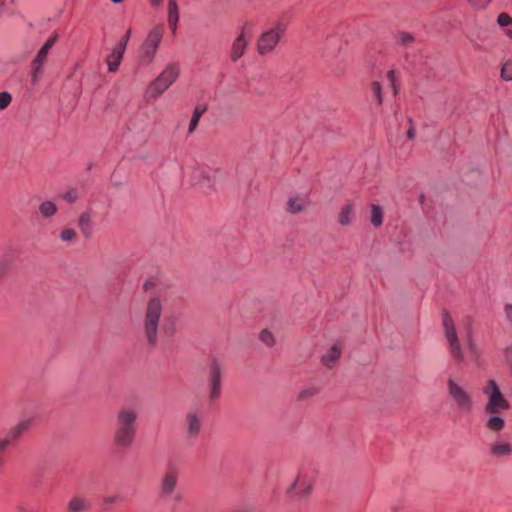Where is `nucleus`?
Returning a JSON list of instances; mask_svg holds the SVG:
<instances>
[{
    "label": "nucleus",
    "instance_id": "nucleus-1",
    "mask_svg": "<svg viewBox=\"0 0 512 512\" xmlns=\"http://www.w3.org/2000/svg\"><path fill=\"white\" fill-rule=\"evenodd\" d=\"M136 433V413L132 410L122 409L117 416L115 443L121 447H129Z\"/></svg>",
    "mask_w": 512,
    "mask_h": 512
},
{
    "label": "nucleus",
    "instance_id": "nucleus-2",
    "mask_svg": "<svg viewBox=\"0 0 512 512\" xmlns=\"http://www.w3.org/2000/svg\"><path fill=\"white\" fill-rule=\"evenodd\" d=\"M162 313V304L158 298H152L146 308L144 317V333L150 346L157 343L159 320Z\"/></svg>",
    "mask_w": 512,
    "mask_h": 512
},
{
    "label": "nucleus",
    "instance_id": "nucleus-3",
    "mask_svg": "<svg viewBox=\"0 0 512 512\" xmlns=\"http://www.w3.org/2000/svg\"><path fill=\"white\" fill-rule=\"evenodd\" d=\"M179 65L172 63L168 65L162 73L150 83L146 90V96L148 98L157 99L164 91H166L178 78L179 76Z\"/></svg>",
    "mask_w": 512,
    "mask_h": 512
},
{
    "label": "nucleus",
    "instance_id": "nucleus-4",
    "mask_svg": "<svg viewBox=\"0 0 512 512\" xmlns=\"http://www.w3.org/2000/svg\"><path fill=\"white\" fill-rule=\"evenodd\" d=\"M285 30L286 26L282 22H278L270 29L262 32L256 42L258 54L261 56L270 54L277 47Z\"/></svg>",
    "mask_w": 512,
    "mask_h": 512
},
{
    "label": "nucleus",
    "instance_id": "nucleus-5",
    "mask_svg": "<svg viewBox=\"0 0 512 512\" xmlns=\"http://www.w3.org/2000/svg\"><path fill=\"white\" fill-rule=\"evenodd\" d=\"M483 393L488 397L485 411L489 414H498L509 409V403L501 393L494 380H489L483 389Z\"/></svg>",
    "mask_w": 512,
    "mask_h": 512
},
{
    "label": "nucleus",
    "instance_id": "nucleus-6",
    "mask_svg": "<svg viewBox=\"0 0 512 512\" xmlns=\"http://www.w3.org/2000/svg\"><path fill=\"white\" fill-rule=\"evenodd\" d=\"M252 28L253 25L250 22H245L240 27L239 34L233 40L229 50V58L232 62L236 63L244 56L251 39Z\"/></svg>",
    "mask_w": 512,
    "mask_h": 512
},
{
    "label": "nucleus",
    "instance_id": "nucleus-7",
    "mask_svg": "<svg viewBox=\"0 0 512 512\" xmlns=\"http://www.w3.org/2000/svg\"><path fill=\"white\" fill-rule=\"evenodd\" d=\"M163 26L152 28L140 48V58L146 63H151L163 37Z\"/></svg>",
    "mask_w": 512,
    "mask_h": 512
},
{
    "label": "nucleus",
    "instance_id": "nucleus-8",
    "mask_svg": "<svg viewBox=\"0 0 512 512\" xmlns=\"http://www.w3.org/2000/svg\"><path fill=\"white\" fill-rule=\"evenodd\" d=\"M443 327L445 330V338L449 344V351L452 357L458 362L463 361V354L459 344L458 336L454 326V321L448 311H443Z\"/></svg>",
    "mask_w": 512,
    "mask_h": 512
},
{
    "label": "nucleus",
    "instance_id": "nucleus-9",
    "mask_svg": "<svg viewBox=\"0 0 512 512\" xmlns=\"http://www.w3.org/2000/svg\"><path fill=\"white\" fill-rule=\"evenodd\" d=\"M179 479V470L175 465H168L160 481L159 496L170 499L176 491Z\"/></svg>",
    "mask_w": 512,
    "mask_h": 512
},
{
    "label": "nucleus",
    "instance_id": "nucleus-10",
    "mask_svg": "<svg viewBox=\"0 0 512 512\" xmlns=\"http://www.w3.org/2000/svg\"><path fill=\"white\" fill-rule=\"evenodd\" d=\"M448 393L459 408L470 411L472 409V400L469 393L453 379H448Z\"/></svg>",
    "mask_w": 512,
    "mask_h": 512
},
{
    "label": "nucleus",
    "instance_id": "nucleus-11",
    "mask_svg": "<svg viewBox=\"0 0 512 512\" xmlns=\"http://www.w3.org/2000/svg\"><path fill=\"white\" fill-rule=\"evenodd\" d=\"M29 426L30 420L20 421L3 438H0V453L2 454L9 446L14 445L20 436L28 430Z\"/></svg>",
    "mask_w": 512,
    "mask_h": 512
},
{
    "label": "nucleus",
    "instance_id": "nucleus-12",
    "mask_svg": "<svg viewBox=\"0 0 512 512\" xmlns=\"http://www.w3.org/2000/svg\"><path fill=\"white\" fill-rule=\"evenodd\" d=\"M210 395L211 401H215L220 397L221 394V369L220 365L216 360H213L210 365Z\"/></svg>",
    "mask_w": 512,
    "mask_h": 512
},
{
    "label": "nucleus",
    "instance_id": "nucleus-13",
    "mask_svg": "<svg viewBox=\"0 0 512 512\" xmlns=\"http://www.w3.org/2000/svg\"><path fill=\"white\" fill-rule=\"evenodd\" d=\"M50 49L42 46L31 63V83L36 85L42 75L43 66L47 61Z\"/></svg>",
    "mask_w": 512,
    "mask_h": 512
},
{
    "label": "nucleus",
    "instance_id": "nucleus-14",
    "mask_svg": "<svg viewBox=\"0 0 512 512\" xmlns=\"http://www.w3.org/2000/svg\"><path fill=\"white\" fill-rule=\"evenodd\" d=\"M179 21V9L177 0H168V26L172 33L175 34Z\"/></svg>",
    "mask_w": 512,
    "mask_h": 512
},
{
    "label": "nucleus",
    "instance_id": "nucleus-15",
    "mask_svg": "<svg viewBox=\"0 0 512 512\" xmlns=\"http://www.w3.org/2000/svg\"><path fill=\"white\" fill-rule=\"evenodd\" d=\"M308 204H309V199L307 196H305V197H300V196L290 197L287 202V211L291 214H296V213L302 212Z\"/></svg>",
    "mask_w": 512,
    "mask_h": 512
},
{
    "label": "nucleus",
    "instance_id": "nucleus-16",
    "mask_svg": "<svg viewBox=\"0 0 512 512\" xmlns=\"http://www.w3.org/2000/svg\"><path fill=\"white\" fill-rule=\"evenodd\" d=\"M124 52L125 51L120 50L118 47H115L113 51L107 56L106 63L109 72L114 73L119 69Z\"/></svg>",
    "mask_w": 512,
    "mask_h": 512
},
{
    "label": "nucleus",
    "instance_id": "nucleus-17",
    "mask_svg": "<svg viewBox=\"0 0 512 512\" xmlns=\"http://www.w3.org/2000/svg\"><path fill=\"white\" fill-rule=\"evenodd\" d=\"M490 452L494 457H507L512 454V444L498 441L491 445Z\"/></svg>",
    "mask_w": 512,
    "mask_h": 512
},
{
    "label": "nucleus",
    "instance_id": "nucleus-18",
    "mask_svg": "<svg viewBox=\"0 0 512 512\" xmlns=\"http://www.w3.org/2000/svg\"><path fill=\"white\" fill-rule=\"evenodd\" d=\"M188 434L191 437H196L201 429V419L195 412H189L186 416Z\"/></svg>",
    "mask_w": 512,
    "mask_h": 512
},
{
    "label": "nucleus",
    "instance_id": "nucleus-19",
    "mask_svg": "<svg viewBox=\"0 0 512 512\" xmlns=\"http://www.w3.org/2000/svg\"><path fill=\"white\" fill-rule=\"evenodd\" d=\"M312 489L310 481L306 480L302 476H299L292 485V491H294L300 497L307 496Z\"/></svg>",
    "mask_w": 512,
    "mask_h": 512
},
{
    "label": "nucleus",
    "instance_id": "nucleus-20",
    "mask_svg": "<svg viewBox=\"0 0 512 512\" xmlns=\"http://www.w3.org/2000/svg\"><path fill=\"white\" fill-rule=\"evenodd\" d=\"M78 225H79L83 235L86 238L91 237L93 225H92L90 213H88V212L82 213L79 217Z\"/></svg>",
    "mask_w": 512,
    "mask_h": 512
},
{
    "label": "nucleus",
    "instance_id": "nucleus-21",
    "mask_svg": "<svg viewBox=\"0 0 512 512\" xmlns=\"http://www.w3.org/2000/svg\"><path fill=\"white\" fill-rule=\"evenodd\" d=\"M340 356L341 349L337 345H334L331 347L327 354L322 356L321 362L327 367H332L333 364L340 358Z\"/></svg>",
    "mask_w": 512,
    "mask_h": 512
},
{
    "label": "nucleus",
    "instance_id": "nucleus-22",
    "mask_svg": "<svg viewBox=\"0 0 512 512\" xmlns=\"http://www.w3.org/2000/svg\"><path fill=\"white\" fill-rule=\"evenodd\" d=\"M206 109H207L206 105H203V104H199L195 107L192 117H191V120H190V123H189V127H188L189 133H192L195 131V129L199 123V120L202 117V115L205 113Z\"/></svg>",
    "mask_w": 512,
    "mask_h": 512
},
{
    "label": "nucleus",
    "instance_id": "nucleus-23",
    "mask_svg": "<svg viewBox=\"0 0 512 512\" xmlns=\"http://www.w3.org/2000/svg\"><path fill=\"white\" fill-rule=\"evenodd\" d=\"M353 212L354 207L352 204L344 205L339 213V223L343 226L349 225L351 223Z\"/></svg>",
    "mask_w": 512,
    "mask_h": 512
},
{
    "label": "nucleus",
    "instance_id": "nucleus-24",
    "mask_svg": "<svg viewBox=\"0 0 512 512\" xmlns=\"http://www.w3.org/2000/svg\"><path fill=\"white\" fill-rule=\"evenodd\" d=\"M89 508V504L82 498L74 497L68 503L69 512H81Z\"/></svg>",
    "mask_w": 512,
    "mask_h": 512
},
{
    "label": "nucleus",
    "instance_id": "nucleus-25",
    "mask_svg": "<svg viewBox=\"0 0 512 512\" xmlns=\"http://www.w3.org/2000/svg\"><path fill=\"white\" fill-rule=\"evenodd\" d=\"M486 423V427L492 431L499 432L504 428V419L496 414H491Z\"/></svg>",
    "mask_w": 512,
    "mask_h": 512
},
{
    "label": "nucleus",
    "instance_id": "nucleus-26",
    "mask_svg": "<svg viewBox=\"0 0 512 512\" xmlns=\"http://www.w3.org/2000/svg\"><path fill=\"white\" fill-rule=\"evenodd\" d=\"M371 223L375 227H380L383 223V210L379 205H371Z\"/></svg>",
    "mask_w": 512,
    "mask_h": 512
},
{
    "label": "nucleus",
    "instance_id": "nucleus-27",
    "mask_svg": "<svg viewBox=\"0 0 512 512\" xmlns=\"http://www.w3.org/2000/svg\"><path fill=\"white\" fill-rule=\"evenodd\" d=\"M39 211L43 217L48 218L57 212V206L52 201H44L40 204Z\"/></svg>",
    "mask_w": 512,
    "mask_h": 512
},
{
    "label": "nucleus",
    "instance_id": "nucleus-28",
    "mask_svg": "<svg viewBox=\"0 0 512 512\" xmlns=\"http://www.w3.org/2000/svg\"><path fill=\"white\" fill-rule=\"evenodd\" d=\"M370 92L372 96L375 98L377 105L381 106L383 104V95H382V85L378 81L371 82L369 86Z\"/></svg>",
    "mask_w": 512,
    "mask_h": 512
},
{
    "label": "nucleus",
    "instance_id": "nucleus-29",
    "mask_svg": "<svg viewBox=\"0 0 512 512\" xmlns=\"http://www.w3.org/2000/svg\"><path fill=\"white\" fill-rule=\"evenodd\" d=\"M501 78L505 81L512 80V60H508L502 65Z\"/></svg>",
    "mask_w": 512,
    "mask_h": 512
},
{
    "label": "nucleus",
    "instance_id": "nucleus-30",
    "mask_svg": "<svg viewBox=\"0 0 512 512\" xmlns=\"http://www.w3.org/2000/svg\"><path fill=\"white\" fill-rule=\"evenodd\" d=\"M396 37H397V41L400 44L405 45V46H408L414 42V37L408 32H404V31L398 32Z\"/></svg>",
    "mask_w": 512,
    "mask_h": 512
},
{
    "label": "nucleus",
    "instance_id": "nucleus-31",
    "mask_svg": "<svg viewBox=\"0 0 512 512\" xmlns=\"http://www.w3.org/2000/svg\"><path fill=\"white\" fill-rule=\"evenodd\" d=\"M259 338L267 346H272L275 342L272 333L268 330H263L260 333Z\"/></svg>",
    "mask_w": 512,
    "mask_h": 512
},
{
    "label": "nucleus",
    "instance_id": "nucleus-32",
    "mask_svg": "<svg viewBox=\"0 0 512 512\" xmlns=\"http://www.w3.org/2000/svg\"><path fill=\"white\" fill-rule=\"evenodd\" d=\"M12 101V96L8 92H0V110L7 108Z\"/></svg>",
    "mask_w": 512,
    "mask_h": 512
},
{
    "label": "nucleus",
    "instance_id": "nucleus-33",
    "mask_svg": "<svg viewBox=\"0 0 512 512\" xmlns=\"http://www.w3.org/2000/svg\"><path fill=\"white\" fill-rule=\"evenodd\" d=\"M497 23L501 27H506L508 25H512V17L509 16L507 13H500L497 17Z\"/></svg>",
    "mask_w": 512,
    "mask_h": 512
},
{
    "label": "nucleus",
    "instance_id": "nucleus-34",
    "mask_svg": "<svg viewBox=\"0 0 512 512\" xmlns=\"http://www.w3.org/2000/svg\"><path fill=\"white\" fill-rule=\"evenodd\" d=\"M76 237V232L73 229H64L60 233V238L65 241L69 242L74 240Z\"/></svg>",
    "mask_w": 512,
    "mask_h": 512
},
{
    "label": "nucleus",
    "instance_id": "nucleus-35",
    "mask_svg": "<svg viewBox=\"0 0 512 512\" xmlns=\"http://www.w3.org/2000/svg\"><path fill=\"white\" fill-rule=\"evenodd\" d=\"M130 36H131V29L129 28L125 35L121 38V40L119 41V43L116 45V47H118L120 50H123L125 51L126 50V46H127V43L130 39Z\"/></svg>",
    "mask_w": 512,
    "mask_h": 512
},
{
    "label": "nucleus",
    "instance_id": "nucleus-36",
    "mask_svg": "<svg viewBox=\"0 0 512 512\" xmlns=\"http://www.w3.org/2000/svg\"><path fill=\"white\" fill-rule=\"evenodd\" d=\"M387 78L390 81L391 87L394 91V94H397V86H396V75L394 70H389L387 72Z\"/></svg>",
    "mask_w": 512,
    "mask_h": 512
},
{
    "label": "nucleus",
    "instance_id": "nucleus-37",
    "mask_svg": "<svg viewBox=\"0 0 512 512\" xmlns=\"http://www.w3.org/2000/svg\"><path fill=\"white\" fill-rule=\"evenodd\" d=\"M476 9H484L489 4V0H468Z\"/></svg>",
    "mask_w": 512,
    "mask_h": 512
},
{
    "label": "nucleus",
    "instance_id": "nucleus-38",
    "mask_svg": "<svg viewBox=\"0 0 512 512\" xmlns=\"http://www.w3.org/2000/svg\"><path fill=\"white\" fill-rule=\"evenodd\" d=\"M317 393V389L315 388H310V389H305V390H302L299 394V398L301 399H304L306 397H310V396H313Z\"/></svg>",
    "mask_w": 512,
    "mask_h": 512
},
{
    "label": "nucleus",
    "instance_id": "nucleus-39",
    "mask_svg": "<svg viewBox=\"0 0 512 512\" xmlns=\"http://www.w3.org/2000/svg\"><path fill=\"white\" fill-rule=\"evenodd\" d=\"M117 501H119V497H118V496H116V495L106 496V497H104V499H103V503H104L106 506H111V505L115 504Z\"/></svg>",
    "mask_w": 512,
    "mask_h": 512
},
{
    "label": "nucleus",
    "instance_id": "nucleus-40",
    "mask_svg": "<svg viewBox=\"0 0 512 512\" xmlns=\"http://www.w3.org/2000/svg\"><path fill=\"white\" fill-rule=\"evenodd\" d=\"M57 39H58V35L54 34L47 39V41L44 43L43 46L48 49H51L53 47V45L55 44V42L57 41Z\"/></svg>",
    "mask_w": 512,
    "mask_h": 512
},
{
    "label": "nucleus",
    "instance_id": "nucleus-41",
    "mask_svg": "<svg viewBox=\"0 0 512 512\" xmlns=\"http://www.w3.org/2000/svg\"><path fill=\"white\" fill-rule=\"evenodd\" d=\"M63 198H64L65 200H67L68 202L73 203V202H75V201H76V199H77V194H76V192H75V191H68V192H66V193H65V195L63 196Z\"/></svg>",
    "mask_w": 512,
    "mask_h": 512
},
{
    "label": "nucleus",
    "instance_id": "nucleus-42",
    "mask_svg": "<svg viewBox=\"0 0 512 512\" xmlns=\"http://www.w3.org/2000/svg\"><path fill=\"white\" fill-rule=\"evenodd\" d=\"M505 313L508 320L512 323V304H507L505 306Z\"/></svg>",
    "mask_w": 512,
    "mask_h": 512
},
{
    "label": "nucleus",
    "instance_id": "nucleus-43",
    "mask_svg": "<svg viewBox=\"0 0 512 512\" xmlns=\"http://www.w3.org/2000/svg\"><path fill=\"white\" fill-rule=\"evenodd\" d=\"M409 123L412 124V120L411 119H409ZM407 137L409 139H414V137H415V129H414L413 125H411L409 130L407 131Z\"/></svg>",
    "mask_w": 512,
    "mask_h": 512
},
{
    "label": "nucleus",
    "instance_id": "nucleus-44",
    "mask_svg": "<svg viewBox=\"0 0 512 512\" xmlns=\"http://www.w3.org/2000/svg\"><path fill=\"white\" fill-rule=\"evenodd\" d=\"M163 0H149L152 7H158L162 4Z\"/></svg>",
    "mask_w": 512,
    "mask_h": 512
},
{
    "label": "nucleus",
    "instance_id": "nucleus-45",
    "mask_svg": "<svg viewBox=\"0 0 512 512\" xmlns=\"http://www.w3.org/2000/svg\"><path fill=\"white\" fill-rule=\"evenodd\" d=\"M153 285H154V284H153V282H152V281H150V280H148V281H146V282L144 283L143 288H144V290H145V291H147V290H149L151 287H153Z\"/></svg>",
    "mask_w": 512,
    "mask_h": 512
},
{
    "label": "nucleus",
    "instance_id": "nucleus-46",
    "mask_svg": "<svg viewBox=\"0 0 512 512\" xmlns=\"http://www.w3.org/2000/svg\"><path fill=\"white\" fill-rule=\"evenodd\" d=\"M232 512H253L250 508H239L236 510H233Z\"/></svg>",
    "mask_w": 512,
    "mask_h": 512
},
{
    "label": "nucleus",
    "instance_id": "nucleus-47",
    "mask_svg": "<svg viewBox=\"0 0 512 512\" xmlns=\"http://www.w3.org/2000/svg\"><path fill=\"white\" fill-rule=\"evenodd\" d=\"M5 463V459L3 458L2 454L0 453V468L3 467Z\"/></svg>",
    "mask_w": 512,
    "mask_h": 512
},
{
    "label": "nucleus",
    "instance_id": "nucleus-48",
    "mask_svg": "<svg viewBox=\"0 0 512 512\" xmlns=\"http://www.w3.org/2000/svg\"><path fill=\"white\" fill-rule=\"evenodd\" d=\"M506 34L509 38H512V30H507Z\"/></svg>",
    "mask_w": 512,
    "mask_h": 512
},
{
    "label": "nucleus",
    "instance_id": "nucleus-49",
    "mask_svg": "<svg viewBox=\"0 0 512 512\" xmlns=\"http://www.w3.org/2000/svg\"><path fill=\"white\" fill-rule=\"evenodd\" d=\"M110 1H111V2H113V3H116V4H118V3H121V2H123L124 0H110Z\"/></svg>",
    "mask_w": 512,
    "mask_h": 512
},
{
    "label": "nucleus",
    "instance_id": "nucleus-50",
    "mask_svg": "<svg viewBox=\"0 0 512 512\" xmlns=\"http://www.w3.org/2000/svg\"><path fill=\"white\" fill-rule=\"evenodd\" d=\"M174 332V328L171 329V331L169 332L170 335H172Z\"/></svg>",
    "mask_w": 512,
    "mask_h": 512
}]
</instances>
